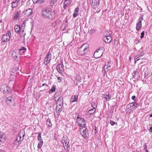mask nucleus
<instances>
[{
  "label": "nucleus",
  "instance_id": "nucleus-1",
  "mask_svg": "<svg viewBox=\"0 0 152 152\" xmlns=\"http://www.w3.org/2000/svg\"><path fill=\"white\" fill-rule=\"evenodd\" d=\"M89 46L88 44L85 43L79 47L77 50L78 54L80 56H82L87 54L88 51Z\"/></svg>",
  "mask_w": 152,
  "mask_h": 152
},
{
  "label": "nucleus",
  "instance_id": "nucleus-2",
  "mask_svg": "<svg viewBox=\"0 0 152 152\" xmlns=\"http://www.w3.org/2000/svg\"><path fill=\"white\" fill-rule=\"evenodd\" d=\"M42 15L44 17L50 19H53L55 18V13L49 9H44L42 12Z\"/></svg>",
  "mask_w": 152,
  "mask_h": 152
},
{
  "label": "nucleus",
  "instance_id": "nucleus-3",
  "mask_svg": "<svg viewBox=\"0 0 152 152\" xmlns=\"http://www.w3.org/2000/svg\"><path fill=\"white\" fill-rule=\"evenodd\" d=\"M79 131L83 137L87 139L88 137V133L87 129L85 127H83L82 128H80Z\"/></svg>",
  "mask_w": 152,
  "mask_h": 152
},
{
  "label": "nucleus",
  "instance_id": "nucleus-4",
  "mask_svg": "<svg viewBox=\"0 0 152 152\" xmlns=\"http://www.w3.org/2000/svg\"><path fill=\"white\" fill-rule=\"evenodd\" d=\"M0 90L1 91L4 93H9L11 91L10 87L6 84H3L1 85Z\"/></svg>",
  "mask_w": 152,
  "mask_h": 152
},
{
  "label": "nucleus",
  "instance_id": "nucleus-5",
  "mask_svg": "<svg viewBox=\"0 0 152 152\" xmlns=\"http://www.w3.org/2000/svg\"><path fill=\"white\" fill-rule=\"evenodd\" d=\"M11 35V32L9 31H7V32L2 36L1 39L2 41L3 42H7L9 41L10 39Z\"/></svg>",
  "mask_w": 152,
  "mask_h": 152
},
{
  "label": "nucleus",
  "instance_id": "nucleus-6",
  "mask_svg": "<svg viewBox=\"0 0 152 152\" xmlns=\"http://www.w3.org/2000/svg\"><path fill=\"white\" fill-rule=\"evenodd\" d=\"M138 107V104L135 102L129 103L127 105V108L132 111L134 110Z\"/></svg>",
  "mask_w": 152,
  "mask_h": 152
},
{
  "label": "nucleus",
  "instance_id": "nucleus-7",
  "mask_svg": "<svg viewBox=\"0 0 152 152\" xmlns=\"http://www.w3.org/2000/svg\"><path fill=\"white\" fill-rule=\"evenodd\" d=\"M102 49H100L97 50L94 53V56L96 58H99L102 56L103 54Z\"/></svg>",
  "mask_w": 152,
  "mask_h": 152
},
{
  "label": "nucleus",
  "instance_id": "nucleus-8",
  "mask_svg": "<svg viewBox=\"0 0 152 152\" xmlns=\"http://www.w3.org/2000/svg\"><path fill=\"white\" fill-rule=\"evenodd\" d=\"M143 20V17L142 16L140 17L138 20V22L137 23L136 29L137 31H138L142 27V21Z\"/></svg>",
  "mask_w": 152,
  "mask_h": 152
},
{
  "label": "nucleus",
  "instance_id": "nucleus-9",
  "mask_svg": "<svg viewBox=\"0 0 152 152\" xmlns=\"http://www.w3.org/2000/svg\"><path fill=\"white\" fill-rule=\"evenodd\" d=\"M25 135V133L23 132V131L22 132V131L20 132L16 140L18 141V142H20V141L23 140Z\"/></svg>",
  "mask_w": 152,
  "mask_h": 152
},
{
  "label": "nucleus",
  "instance_id": "nucleus-10",
  "mask_svg": "<svg viewBox=\"0 0 152 152\" xmlns=\"http://www.w3.org/2000/svg\"><path fill=\"white\" fill-rule=\"evenodd\" d=\"M51 57V54L50 52H48L45 59L44 63L45 65H47L50 62Z\"/></svg>",
  "mask_w": 152,
  "mask_h": 152
},
{
  "label": "nucleus",
  "instance_id": "nucleus-11",
  "mask_svg": "<svg viewBox=\"0 0 152 152\" xmlns=\"http://www.w3.org/2000/svg\"><path fill=\"white\" fill-rule=\"evenodd\" d=\"M77 123L78 126H79L80 128H82L83 127H85L86 123V120L83 119H80V120L77 121Z\"/></svg>",
  "mask_w": 152,
  "mask_h": 152
},
{
  "label": "nucleus",
  "instance_id": "nucleus-12",
  "mask_svg": "<svg viewBox=\"0 0 152 152\" xmlns=\"http://www.w3.org/2000/svg\"><path fill=\"white\" fill-rule=\"evenodd\" d=\"M90 3L91 4L92 7L95 9L99 5L98 0H89Z\"/></svg>",
  "mask_w": 152,
  "mask_h": 152
},
{
  "label": "nucleus",
  "instance_id": "nucleus-13",
  "mask_svg": "<svg viewBox=\"0 0 152 152\" xmlns=\"http://www.w3.org/2000/svg\"><path fill=\"white\" fill-rule=\"evenodd\" d=\"M63 64H58L56 67V69L57 71L60 73H62L64 69L63 67Z\"/></svg>",
  "mask_w": 152,
  "mask_h": 152
},
{
  "label": "nucleus",
  "instance_id": "nucleus-14",
  "mask_svg": "<svg viewBox=\"0 0 152 152\" xmlns=\"http://www.w3.org/2000/svg\"><path fill=\"white\" fill-rule=\"evenodd\" d=\"M69 141L67 140H64V142H63L64 149L66 151H68L69 150Z\"/></svg>",
  "mask_w": 152,
  "mask_h": 152
},
{
  "label": "nucleus",
  "instance_id": "nucleus-15",
  "mask_svg": "<svg viewBox=\"0 0 152 152\" xmlns=\"http://www.w3.org/2000/svg\"><path fill=\"white\" fill-rule=\"evenodd\" d=\"M112 65V63L111 61L108 62V64L105 65L104 66V70L106 71H108L111 69V66Z\"/></svg>",
  "mask_w": 152,
  "mask_h": 152
},
{
  "label": "nucleus",
  "instance_id": "nucleus-16",
  "mask_svg": "<svg viewBox=\"0 0 152 152\" xmlns=\"http://www.w3.org/2000/svg\"><path fill=\"white\" fill-rule=\"evenodd\" d=\"M112 40L111 37L109 36H105L103 38V40L106 43H109Z\"/></svg>",
  "mask_w": 152,
  "mask_h": 152
},
{
  "label": "nucleus",
  "instance_id": "nucleus-17",
  "mask_svg": "<svg viewBox=\"0 0 152 152\" xmlns=\"http://www.w3.org/2000/svg\"><path fill=\"white\" fill-rule=\"evenodd\" d=\"M71 2V0H65L64 3V8L66 9L69 6Z\"/></svg>",
  "mask_w": 152,
  "mask_h": 152
},
{
  "label": "nucleus",
  "instance_id": "nucleus-18",
  "mask_svg": "<svg viewBox=\"0 0 152 152\" xmlns=\"http://www.w3.org/2000/svg\"><path fill=\"white\" fill-rule=\"evenodd\" d=\"M20 0H15L12 2V7L13 8L17 7L18 5V3L20 2Z\"/></svg>",
  "mask_w": 152,
  "mask_h": 152
},
{
  "label": "nucleus",
  "instance_id": "nucleus-19",
  "mask_svg": "<svg viewBox=\"0 0 152 152\" xmlns=\"http://www.w3.org/2000/svg\"><path fill=\"white\" fill-rule=\"evenodd\" d=\"M21 28L20 26L19 25H16L15 26V30L16 32L17 33H20L21 32L22 34V31H21Z\"/></svg>",
  "mask_w": 152,
  "mask_h": 152
},
{
  "label": "nucleus",
  "instance_id": "nucleus-20",
  "mask_svg": "<svg viewBox=\"0 0 152 152\" xmlns=\"http://www.w3.org/2000/svg\"><path fill=\"white\" fill-rule=\"evenodd\" d=\"M63 105H56V110L57 113H59L62 110Z\"/></svg>",
  "mask_w": 152,
  "mask_h": 152
},
{
  "label": "nucleus",
  "instance_id": "nucleus-21",
  "mask_svg": "<svg viewBox=\"0 0 152 152\" xmlns=\"http://www.w3.org/2000/svg\"><path fill=\"white\" fill-rule=\"evenodd\" d=\"M56 104L63 105V99L62 97L60 96L58 98Z\"/></svg>",
  "mask_w": 152,
  "mask_h": 152
},
{
  "label": "nucleus",
  "instance_id": "nucleus-22",
  "mask_svg": "<svg viewBox=\"0 0 152 152\" xmlns=\"http://www.w3.org/2000/svg\"><path fill=\"white\" fill-rule=\"evenodd\" d=\"M78 96H72L70 99V102H72L77 101V100Z\"/></svg>",
  "mask_w": 152,
  "mask_h": 152
},
{
  "label": "nucleus",
  "instance_id": "nucleus-23",
  "mask_svg": "<svg viewBox=\"0 0 152 152\" xmlns=\"http://www.w3.org/2000/svg\"><path fill=\"white\" fill-rule=\"evenodd\" d=\"M25 21H24L23 23L22 24L21 27H20L21 31H22V35L23 36H24L26 35V33L24 32V29L25 28Z\"/></svg>",
  "mask_w": 152,
  "mask_h": 152
},
{
  "label": "nucleus",
  "instance_id": "nucleus-24",
  "mask_svg": "<svg viewBox=\"0 0 152 152\" xmlns=\"http://www.w3.org/2000/svg\"><path fill=\"white\" fill-rule=\"evenodd\" d=\"M32 10L31 9H27L26 11V14L27 15H30L32 14Z\"/></svg>",
  "mask_w": 152,
  "mask_h": 152
},
{
  "label": "nucleus",
  "instance_id": "nucleus-25",
  "mask_svg": "<svg viewBox=\"0 0 152 152\" xmlns=\"http://www.w3.org/2000/svg\"><path fill=\"white\" fill-rule=\"evenodd\" d=\"M56 89V87L55 86H53L49 90V92L50 93H53L54 92Z\"/></svg>",
  "mask_w": 152,
  "mask_h": 152
},
{
  "label": "nucleus",
  "instance_id": "nucleus-26",
  "mask_svg": "<svg viewBox=\"0 0 152 152\" xmlns=\"http://www.w3.org/2000/svg\"><path fill=\"white\" fill-rule=\"evenodd\" d=\"M34 2L35 3H37L39 4H41L45 2V0H33Z\"/></svg>",
  "mask_w": 152,
  "mask_h": 152
},
{
  "label": "nucleus",
  "instance_id": "nucleus-27",
  "mask_svg": "<svg viewBox=\"0 0 152 152\" xmlns=\"http://www.w3.org/2000/svg\"><path fill=\"white\" fill-rule=\"evenodd\" d=\"M46 124L50 127H51L52 126V124L49 118L47 119Z\"/></svg>",
  "mask_w": 152,
  "mask_h": 152
},
{
  "label": "nucleus",
  "instance_id": "nucleus-28",
  "mask_svg": "<svg viewBox=\"0 0 152 152\" xmlns=\"http://www.w3.org/2000/svg\"><path fill=\"white\" fill-rule=\"evenodd\" d=\"M12 100V97L11 96H9L7 98V102L8 104H10V102H11Z\"/></svg>",
  "mask_w": 152,
  "mask_h": 152
},
{
  "label": "nucleus",
  "instance_id": "nucleus-29",
  "mask_svg": "<svg viewBox=\"0 0 152 152\" xmlns=\"http://www.w3.org/2000/svg\"><path fill=\"white\" fill-rule=\"evenodd\" d=\"M96 111V110H95V109H91V110H90L88 111V113H89L90 115H91V114H93V113H94Z\"/></svg>",
  "mask_w": 152,
  "mask_h": 152
},
{
  "label": "nucleus",
  "instance_id": "nucleus-30",
  "mask_svg": "<svg viewBox=\"0 0 152 152\" xmlns=\"http://www.w3.org/2000/svg\"><path fill=\"white\" fill-rule=\"evenodd\" d=\"M26 50V48L24 47H22L21 48L19 49V51L21 53H24Z\"/></svg>",
  "mask_w": 152,
  "mask_h": 152
},
{
  "label": "nucleus",
  "instance_id": "nucleus-31",
  "mask_svg": "<svg viewBox=\"0 0 152 152\" xmlns=\"http://www.w3.org/2000/svg\"><path fill=\"white\" fill-rule=\"evenodd\" d=\"M138 73V72L135 71H134L133 73V76L134 78L136 79H138V78L136 76V75Z\"/></svg>",
  "mask_w": 152,
  "mask_h": 152
},
{
  "label": "nucleus",
  "instance_id": "nucleus-32",
  "mask_svg": "<svg viewBox=\"0 0 152 152\" xmlns=\"http://www.w3.org/2000/svg\"><path fill=\"white\" fill-rule=\"evenodd\" d=\"M20 12H17L15 14L14 18L15 19L17 18L20 16Z\"/></svg>",
  "mask_w": 152,
  "mask_h": 152
},
{
  "label": "nucleus",
  "instance_id": "nucleus-33",
  "mask_svg": "<svg viewBox=\"0 0 152 152\" xmlns=\"http://www.w3.org/2000/svg\"><path fill=\"white\" fill-rule=\"evenodd\" d=\"M37 140L39 142H43L41 139V134L40 133L38 134Z\"/></svg>",
  "mask_w": 152,
  "mask_h": 152
},
{
  "label": "nucleus",
  "instance_id": "nucleus-34",
  "mask_svg": "<svg viewBox=\"0 0 152 152\" xmlns=\"http://www.w3.org/2000/svg\"><path fill=\"white\" fill-rule=\"evenodd\" d=\"M111 97V96L110 94H108L106 96L104 97V98L106 99L107 101H109Z\"/></svg>",
  "mask_w": 152,
  "mask_h": 152
},
{
  "label": "nucleus",
  "instance_id": "nucleus-35",
  "mask_svg": "<svg viewBox=\"0 0 152 152\" xmlns=\"http://www.w3.org/2000/svg\"><path fill=\"white\" fill-rule=\"evenodd\" d=\"M91 106L94 109H95L97 107V104L95 102H92Z\"/></svg>",
  "mask_w": 152,
  "mask_h": 152
},
{
  "label": "nucleus",
  "instance_id": "nucleus-36",
  "mask_svg": "<svg viewBox=\"0 0 152 152\" xmlns=\"http://www.w3.org/2000/svg\"><path fill=\"white\" fill-rule=\"evenodd\" d=\"M43 144V142H39L37 146V148L39 149L40 148Z\"/></svg>",
  "mask_w": 152,
  "mask_h": 152
},
{
  "label": "nucleus",
  "instance_id": "nucleus-37",
  "mask_svg": "<svg viewBox=\"0 0 152 152\" xmlns=\"http://www.w3.org/2000/svg\"><path fill=\"white\" fill-rule=\"evenodd\" d=\"M12 57L15 59H16V58H17V56L16 55V54L15 52H12Z\"/></svg>",
  "mask_w": 152,
  "mask_h": 152
},
{
  "label": "nucleus",
  "instance_id": "nucleus-38",
  "mask_svg": "<svg viewBox=\"0 0 152 152\" xmlns=\"http://www.w3.org/2000/svg\"><path fill=\"white\" fill-rule=\"evenodd\" d=\"M4 140V137L1 134V133L0 132V141H3Z\"/></svg>",
  "mask_w": 152,
  "mask_h": 152
},
{
  "label": "nucleus",
  "instance_id": "nucleus-39",
  "mask_svg": "<svg viewBox=\"0 0 152 152\" xmlns=\"http://www.w3.org/2000/svg\"><path fill=\"white\" fill-rule=\"evenodd\" d=\"M56 0H51L50 2V3L51 4V5H53L54 4L55 2H56Z\"/></svg>",
  "mask_w": 152,
  "mask_h": 152
},
{
  "label": "nucleus",
  "instance_id": "nucleus-40",
  "mask_svg": "<svg viewBox=\"0 0 152 152\" xmlns=\"http://www.w3.org/2000/svg\"><path fill=\"white\" fill-rule=\"evenodd\" d=\"M89 32L90 34H92L95 32V30L93 29H90L89 30Z\"/></svg>",
  "mask_w": 152,
  "mask_h": 152
},
{
  "label": "nucleus",
  "instance_id": "nucleus-41",
  "mask_svg": "<svg viewBox=\"0 0 152 152\" xmlns=\"http://www.w3.org/2000/svg\"><path fill=\"white\" fill-rule=\"evenodd\" d=\"M110 124L112 125L113 126L114 124H117V122H115L114 121H110Z\"/></svg>",
  "mask_w": 152,
  "mask_h": 152
},
{
  "label": "nucleus",
  "instance_id": "nucleus-42",
  "mask_svg": "<svg viewBox=\"0 0 152 152\" xmlns=\"http://www.w3.org/2000/svg\"><path fill=\"white\" fill-rule=\"evenodd\" d=\"M78 15V13L74 12L73 14V17L74 18H75Z\"/></svg>",
  "mask_w": 152,
  "mask_h": 152
},
{
  "label": "nucleus",
  "instance_id": "nucleus-43",
  "mask_svg": "<svg viewBox=\"0 0 152 152\" xmlns=\"http://www.w3.org/2000/svg\"><path fill=\"white\" fill-rule=\"evenodd\" d=\"M141 36H140L141 39H142L144 35V31H143L141 34Z\"/></svg>",
  "mask_w": 152,
  "mask_h": 152
},
{
  "label": "nucleus",
  "instance_id": "nucleus-44",
  "mask_svg": "<svg viewBox=\"0 0 152 152\" xmlns=\"http://www.w3.org/2000/svg\"><path fill=\"white\" fill-rule=\"evenodd\" d=\"M20 142H18V141L15 140L13 142V144L15 145H19L20 143Z\"/></svg>",
  "mask_w": 152,
  "mask_h": 152
},
{
  "label": "nucleus",
  "instance_id": "nucleus-45",
  "mask_svg": "<svg viewBox=\"0 0 152 152\" xmlns=\"http://www.w3.org/2000/svg\"><path fill=\"white\" fill-rule=\"evenodd\" d=\"M140 59L139 58V57L138 56H137L135 57V62L136 61H138V60H139Z\"/></svg>",
  "mask_w": 152,
  "mask_h": 152
},
{
  "label": "nucleus",
  "instance_id": "nucleus-46",
  "mask_svg": "<svg viewBox=\"0 0 152 152\" xmlns=\"http://www.w3.org/2000/svg\"><path fill=\"white\" fill-rule=\"evenodd\" d=\"M79 114L77 116V121H78V120H80V119H82V118H80V117L79 116Z\"/></svg>",
  "mask_w": 152,
  "mask_h": 152
},
{
  "label": "nucleus",
  "instance_id": "nucleus-47",
  "mask_svg": "<svg viewBox=\"0 0 152 152\" xmlns=\"http://www.w3.org/2000/svg\"><path fill=\"white\" fill-rule=\"evenodd\" d=\"M62 78L60 77H58V81L59 82H60L61 81Z\"/></svg>",
  "mask_w": 152,
  "mask_h": 152
},
{
  "label": "nucleus",
  "instance_id": "nucleus-48",
  "mask_svg": "<svg viewBox=\"0 0 152 152\" xmlns=\"http://www.w3.org/2000/svg\"><path fill=\"white\" fill-rule=\"evenodd\" d=\"M78 7H76L75 8L74 12L78 13Z\"/></svg>",
  "mask_w": 152,
  "mask_h": 152
},
{
  "label": "nucleus",
  "instance_id": "nucleus-49",
  "mask_svg": "<svg viewBox=\"0 0 152 152\" xmlns=\"http://www.w3.org/2000/svg\"><path fill=\"white\" fill-rule=\"evenodd\" d=\"M143 148L145 150L147 149V144L146 143H145L144 144Z\"/></svg>",
  "mask_w": 152,
  "mask_h": 152
},
{
  "label": "nucleus",
  "instance_id": "nucleus-50",
  "mask_svg": "<svg viewBox=\"0 0 152 152\" xmlns=\"http://www.w3.org/2000/svg\"><path fill=\"white\" fill-rule=\"evenodd\" d=\"M45 85L46 87L47 86V85L46 84H45V83H43V84H42V86H40V87H41L44 86Z\"/></svg>",
  "mask_w": 152,
  "mask_h": 152
},
{
  "label": "nucleus",
  "instance_id": "nucleus-51",
  "mask_svg": "<svg viewBox=\"0 0 152 152\" xmlns=\"http://www.w3.org/2000/svg\"><path fill=\"white\" fill-rule=\"evenodd\" d=\"M136 98V96H133L132 97V99L133 100H134Z\"/></svg>",
  "mask_w": 152,
  "mask_h": 152
},
{
  "label": "nucleus",
  "instance_id": "nucleus-52",
  "mask_svg": "<svg viewBox=\"0 0 152 152\" xmlns=\"http://www.w3.org/2000/svg\"><path fill=\"white\" fill-rule=\"evenodd\" d=\"M115 42L116 41L115 40L112 43V44H113V45H114L115 44Z\"/></svg>",
  "mask_w": 152,
  "mask_h": 152
},
{
  "label": "nucleus",
  "instance_id": "nucleus-53",
  "mask_svg": "<svg viewBox=\"0 0 152 152\" xmlns=\"http://www.w3.org/2000/svg\"><path fill=\"white\" fill-rule=\"evenodd\" d=\"M150 131L151 132H152V127H151L150 129Z\"/></svg>",
  "mask_w": 152,
  "mask_h": 152
},
{
  "label": "nucleus",
  "instance_id": "nucleus-54",
  "mask_svg": "<svg viewBox=\"0 0 152 152\" xmlns=\"http://www.w3.org/2000/svg\"><path fill=\"white\" fill-rule=\"evenodd\" d=\"M137 56H138L139 58H140V57H141V55L139 54V55H137Z\"/></svg>",
  "mask_w": 152,
  "mask_h": 152
},
{
  "label": "nucleus",
  "instance_id": "nucleus-55",
  "mask_svg": "<svg viewBox=\"0 0 152 152\" xmlns=\"http://www.w3.org/2000/svg\"><path fill=\"white\" fill-rule=\"evenodd\" d=\"M0 152H5L4 151L1 150L0 151Z\"/></svg>",
  "mask_w": 152,
  "mask_h": 152
},
{
  "label": "nucleus",
  "instance_id": "nucleus-56",
  "mask_svg": "<svg viewBox=\"0 0 152 152\" xmlns=\"http://www.w3.org/2000/svg\"><path fill=\"white\" fill-rule=\"evenodd\" d=\"M145 151L146 152H149V151H148V150L147 149L145 150Z\"/></svg>",
  "mask_w": 152,
  "mask_h": 152
},
{
  "label": "nucleus",
  "instance_id": "nucleus-57",
  "mask_svg": "<svg viewBox=\"0 0 152 152\" xmlns=\"http://www.w3.org/2000/svg\"><path fill=\"white\" fill-rule=\"evenodd\" d=\"M150 117H152V114L150 115Z\"/></svg>",
  "mask_w": 152,
  "mask_h": 152
},
{
  "label": "nucleus",
  "instance_id": "nucleus-58",
  "mask_svg": "<svg viewBox=\"0 0 152 152\" xmlns=\"http://www.w3.org/2000/svg\"><path fill=\"white\" fill-rule=\"evenodd\" d=\"M129 60H131V57H129Z\"/></svg>",
  "mask_w": 152,
  "mask_h": 152
},
{
  "label": "nucleus",
  "instance_id": "nucleus-59",
  "mask_svg": "<svg viewBox=\"0 0 152 152\" xmlns=\"http://www.w3.org/2000/svg\"><path fill=\"white\" fill-rule=\"evenodd\" d=\"M151 76H152V72L151 73Z\"/></svg>",
  "mask_w": 152,
  "mask_h": 152
}]
</instances>
